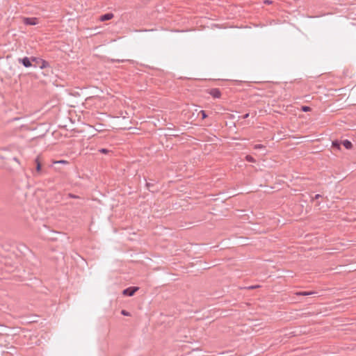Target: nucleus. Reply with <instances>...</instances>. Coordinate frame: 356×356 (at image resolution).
<instances>
[{
  "label": "nucleus",
  "instance_id": "nucleus-24",
  "mask_svg": "<svg viewBox=\"0 0 356 356\" xmlns=\"http://www.w3.org/2000/svg\"><path fill=\"white\" fill-rule=\"evenodd\" d=\"M265 3H270V2L269 1H266Z\"/></svg>",
  "mask_w": 356,
  "mask_h": 356
},
{
  "label": "nucleus",
  "instance_id": "nucleus-9",
  "mask_svg": "<svg viewBox=\"0 0 356 356\" xmlns=\"http://www.w3.org/2000/svg\"><path fill=\"white\" fill-rule=\"evenodd\" d=\"M35 163L36 164V172H40L41 171V163L39 160V157H37L35 160Z\"/></svg>",
  "mask_w": 356,
  "mask_h": 356
},
{
  "label": "nucleus",
  "instance_id": "nucleus-4",
  "mask_svg": "<svg viewBox=\"0 0 356 356\" xmlns=\"http://www.w3.org/2000/svg\"><path fill=\"white\" fill-rule=\"evenodd\" d=\"M23 22L26 25H35L38 23V19L36 17H24Z\"/></svg>",
  "mask_w": 356,
  "mask_h": 356
},
{
  "label": "nucleus",
  "instance_id": "nucleus-8",
  "mask_svg": "<svg viewBox=\"0 0 356 356\" xmlns=\"http://www.w3.org/2000/svg\"><path fill=\"white\" fill-rule=\"evenodd\" d=\"M316 293V291H299L296 292V294L297 296H310Z\"/></svg>",
  "mask_w": 356,
  "mask_h": 356
},
{
  "label": "nucleus",
  "instance_id": "nucleus-15",
  "mask_svg": "<svg viewBox=\"0 0 356 356\" xmlns=\"http://www.w3.org/2000/svg\"><path fill=\"white\" fill-rule=\"evenodd\" d=\"M99 152H101V153H103V154H106V153H108L109 152V150L107 149H105V148H102V149H100L99 150Z\"/></svg>",
  "mask_w": 356,
  "mask_h": 356
},
{
  "label": "nucleus",
  "instance_id": "nucleus-3",
  "mask_svg": "<svg viewBox=\"0 0 356 356\" xmlns=\"http://www.w3.org/2000/svg\"><path fill=\"white\" fill-rule=\"evenodd\" d=\"M31 57H24L22 58H19L18 62L22 64L25 67H30L32 66L31 63Z\"/></svg>",
  "mask_w": 356,
  "mask_h": 356
},
{
  "label": "nucleus",
  "instance_id": "nucleus-10",
  "mask_svg": "<svg viewBox=\"0 0 356 356\" xmlns=\"http://www.w3.org/2000/svg\"><path fill=\"white\" fill-rule=\"evenodd\" d=\"M341 145V143L338 140H334L332 142V147L336 148L337 149H340V146Z\"/></svg>",
  "mask_w": 356,
  "mask_h": 356
},
{
  "label": "nucleus",
  "instance_id": "nucleus-21",
  "mask_svg": "<svg viewBox=\"0 0 356 356\" xmlns=\"http://www.w3.org/2000/svg\"><path fill=\"white\" fill-rule=\"evenodd\" d=\"M321 195L320 194H316L314 197L315 199H318L319 197H321Z\"/></svg>",
  "mask_w": 356,
  "mask_h": 356
},
{
  "label": "nucleus",
  "instance_id": "nucleus-20",
  "mask_svg": "<svg viewBox=\"0 0 356 356\" xmlns=\"http://www.w3.org/2000/svg\"><path fill=\"white\" fill-rule=\"evenodd\" d=\"M69 196H70V197H72V198H76V197H77V196H76V195H72V194H70V193L69 194Z\"/></svg>",
  "mask_w": 356,
  "mask_h": 356
},
{
  "label": "nucleus",
  "instance_id": "nucleus-18",
  "mask_svg": "<svg viewBox=\"0 0 356 356\" xmlns=\"http://www.w3.org/2000/svg\"><path fill=\"white\" fill-rule=\"evenodd\" d=\"M249 117V113H246L243 116V119H246Z\"/></svg>",
  "mask_w": 356,
  "mask_h": 356
},
{
  "label": "nucleus",
  "instance_id": "nucleus-5",
  "mask_svg": "<svg viewBox=\"0 0 356 356\" xmlns=\"http://www.w3.org/2000/svg\"><path fill=\"white\" fill-rule=\"evenodd\" d=\"M209 94L213 97V98H220L221 96V92L218 88H212L211 89Z\"/></svg>",
  "mask_w": 356,
  "mask_h": 356
},
{
  "label": "nucleus",
  "instance_id": "nucleus-17",
  "mask_svg": "<svg viewBox=\"0 0 356 356\" xmlns=\"http://www.w3.org/2000/svg\"><path fill=\"white\" fill-rule=\"evenodd\" d=\"M126 60H114L113 61H116L118 63H123Z\"/></svg>",
  "mask_w": 356,
  "mask_h": 356
},
{
  "label": "nucleus",
  "instance_id": "nucleus-14",
  "mask_svg": "<svg viewBox=\"0 0 356 356\" xmlns=\"http://www.w3.org/2000/svg\"><path fill=\"white\" fill-rule=\"evenodd\" d=\"M310 110H311V108L309 106H305L302 107V111L304 112H307V111H309Z\"/></svg>",
  "mask_w": 356,
  "mask_h": 356
},
{
  "label": "nucleus",
  "instance_id": "nucleus-7",
  "mask_svg": "<svg viewBox=\"0 0 356 356\" xmlns=\"http://www.w3.org/2000/svg\"><path fill=\"white\" fill-rule=\"evenodd\" d=\"M341 145H343V146L347 149H350L353 147L352 143L348 140H343L341 142Z\"/></svg>",
  "mask_w": 356,
  "mask_h": 356
},
{
  "label": "nucleus",
  "instance_id": "nucleus-11",
  "mask_svg": "<svg viewBox=\"0 0 356 356\" xmlns=\"http://www.w3.org/2000/svg\"><path fill=\"white\" fill-rule=\"evenodd\" d=\"M245 160L248 162H252V163L255 162V159L250 155H247L245 156Z\"/></svg>",
  "mask_w": 356,
  "mask_h": 356
},
{
  "label": "nucleus",
  "instance_id": "nucleus-1",
  "mask_svg": "<svg viewBox=\"0 0 356 356\" xmlns=\"http://www.w3.org/2000/svg\"><path fill=\"white\" fill-rule=\"evenodd\" d=\"M31 60L35 63V67L38 65L40 69H44L49 67V63L40 58L33 56L31 57Z\"/></svg>",
  "mask_w": 356,
  "mask_h": 356
},
{
  "label": "nucleus",
  "instance_id": "nucleus-22",
  "mask_svg": "<svg viewBox=\"0 0 356 356\" xmlns=\"http://www.w3.org/2000/svg\"><path fill=\"white\" fill-rule=\"evenodd\" d=\"M56 163H66L67 161L62 160V161H57Z\"/></svg>",
  "mask_w": 356,
  "mask_h": 356
},
{
  "label": "nucleus",
  "instance_id": "nucleus-12",
  "mask_svg": "<svg viewBox=\"0 0 356 356\" xmlns=\"http://www.w3.org/2000/svg\"><path fill=\"white\" fill-rule=\"evenodd\" d=\"M265 146L261 144H257L254 146V149H264Z\"/></svg>",
  "mask_w": 356,
  "mask_h": 356
},
{
  "label": "nucleus",
  "instance_id": "nucleus-16",
  "mask_svg": "<svg viewBox=\"0 0 356 356\" xmlns=\"http://www.w3.org/2000/svg\"><path fill=\"white\" fill-rule=\"evenodd\" d=\"M121 314L124 316H129V313L125 310H122Z\"/></svg>",
  "mask_w": 356,
  "mask_h": 356
},
{
  "label": "nucleus",
  "instance_id": "nucleus-13",
  "mask_svg": "<svg viewBox=\"0 0 356 356\" xmlns=\"http://www.w3.org/2000/svg\"><path fill=\"white\" fill-rule=\"evenodd\" d=\"M200 114L202 115V119H205L207 117V115L206 113V112L203 110H201L200 111Z\"/></svg>",
  "mask_w": 356,
  "mask_h": 356
},
{
  "label": "nucleus",
  "instance_id": "nucleus-23",
  "mask_svg": "<svg viewBox=\"0 0 356 356\" xmlns=\"http://www.w3.org/2000/svg\"><path fill=\"white\" fill-rule=\"evenodd\" d=\"M13 160H14L15 161H16L17 163H19L18 159H17L16 157H14V158H13Z\"/></svg>",
  "mask_w": 356,
  "mask_h": 356
},
{
  "label": "nucleus",
  "instance_id": "nucleus-19",
  "mask_svg": "<svg viewBox=\"0 0 356 356\" xmlns=\"http://www.w3.org/2000/svg\"><path fill=\"white\" fill-rule=\"evenodd\" d=\"M257 287H258V286H249L248 289H256Z\"/></svg>",
  "mask_w": 356,
  "mask_h": 356
},
{
  "label": "nucleus",
  "instance_id": "nucleus-2",
  "mask_svg": "<svg viewBox=\"0 0 356 356\" xmlns=\"http://www.w3.org/2000/svg\"><path fill=\"white\" fill-rule=\"evenodd\" d=\"M138 290V287L136 286L128 287L123 290L122 294L127 296H132Z\"/></svg>",
  "mask_w": 356,
  "mask_h": 356
},
{
  "label": "nucleus",
  "instance_id": "nucleus-6",
  "mask_svg": "<svg viewBox=\"0 0 356 356\" xmlns=\"http://www.w3.org/2000/svg\"><path fill=\"white\" fill-rule=\"evenodd\" d=\"M113 17V14L109 13H106L104 15H101L99 19L102 22H105V21L112 19Z\"/></svg>",
  "mask_w": 356,
  "mask_h": 356
}]
</instances>
